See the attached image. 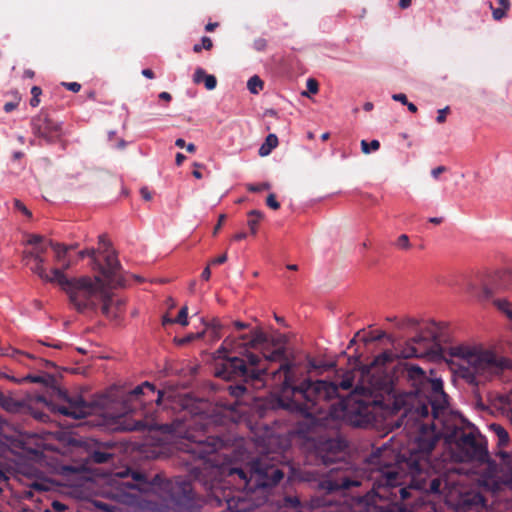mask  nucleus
I'll return each mask as SVG.
<instances>
[{
    "mask_svg": "<svg viewBox=\"0 0 512 512\" xmlns=\"http://www.w3.org/2000/svg\"><path fill=\"white\" fill-rule=\"evenodd\" d=\"M447 401H438L437 399L426 398V401L419 403L415 408V413L419 418H427L430 414L434 421L438 420L446 409Z\"/></svg>",
    "mask_w": 512,
    "mask_h": 512,
    "instance_id": "nucleus-17",
    "label": "nucleus"
},
{
    "mask_svg": "<svg viewBox=\"0 0 512 512\" xmlns=\"http://www.w3.org/2000/svg\"><path fill=\"white\" fill-rule=\"evenodd\" d=\"M498 400L503 405H509L512 402V389L505 394H501Z\"/></svg>",
    "mask_w": 512,
    "mask_h": 512,
    "instance_id": "nucleus-52",
    "label": "nucleus"
},
{
    "mask_svg": "<svg viewBox=\"0 0 512 512\" xmlns=\"http://www.w3.org/2000/svg\"><path fill=\"white\" fill-rule=\"evenodd\" d=\"M306 87L309 93L316 94L319 90V84L317 80L309 78L306 83Z\"/></svg>",
    "mask_w": 512,
    "mask_h": 512,
    "instance_id": "nucleus-45",
    "label": "nucleus"
},
{
    "mask_svg": "<svg viewBox=\"0 0 512 512\" xmlns=\"http://www.w3.org/2000/svg\"><path fill=\"white\" fill-rule=\"evenodd\" d=\"M31 128L36 137L49 144L59 141L63 135L62 124L51 119L45 112H40L32 118Z\"/></svg>",
    "mask_w": 512,
    "mask_h": 512,
    "instance_id": "nucleus-12",
    "label": "nucleus"
},
{
    "mask_svg": "<svg viewBox=\"0 0 512 512\" xmlns=\"http://www.w3.org/2000/svg\"><path fill=\"white\" fill-rule=\"evenodd\" d=\"M370 463L375 465L371 476L375 487L389 488L402 484L403 471L398 464L385 462L380 450L371 455Z\"/></svg>",
    "mask_w": 512,
    "mask_h": 512,
    "instance_id": "nucleus-11",
    "label": "nucleus"
},
{
    "mask_svg": "<svg viewBox=\"0 0 512 512\" xmlns=\"http://www.w3.org/2000/svg\"><path fill=\"white\" fill-rule=\"evenodd\" d=\"M105 264L98 258H94L93 269L101 273L111 286H121L123 284L120 276L121 265L114 251L103 254Z\"/></svg>",
    "mask_w": 512,
    "mask_h": 512,
    "instance_id": "nucleus-14",
    "label": "nucleus"
},
{
    "mask_svg": "<svg viewBox=\"0 0 512 512\" xmlns=\"http://www.w3.org/2000/svg\"><path fill=\"white\" fill-rule=\"evenodd\" d=\"M380 148V142L378 140H372L368 143L366 140L361 141V150L364 154H369L372 151H377Z\"/></svg>",
    "mask_w": 512,
    "mask_h": 512,
    "instance_id": "nucleus-34",
    "label": "nucleus"
},
{
    "mask_svg": "<svg viewBox=\"0 0 512 512\" xmlns=\"http://www.w3.org/2000/svg\"><path fill=\"white\" fill-rule=\"evenodd\" d=\"M270 188V185L268 183H261V184H249L247 186V189L250 191V192H260L262 190H267Z\"/></svg>",
    "mask_w": 512,
    "mask_h": 512,
    "instance_id": "nucleus-47",
    "label": "nucleus"
},
{
    "mask_svg": "<svg viewBox=\"0 0 512 512\" xmlns=\"http://www.w3.org/2000/svg\"><path fill=\"white\" fill-rule=\"evenodd\" d=\"M13 402V399L5 395V399L0 401V406L5 409H10V405Z\"/></svg>",
    "mask_w": 512,
    "mask_h": 512,
    "instance_id": "nucleus-64",
    "label": "nucleus"
},
{
    "mask_svg": "<svg viewBox=\"0 0 512 512\" xmlns=\"http://www.w3.org/2000/svg\"><path fill=\"white\" fill-rule=\"evenodd\" d=\"M62 85L66 87L67 90L72 92H79L81 89V84L78 82H63Z\"/></svg>",
    "mask_w": 512,
    "mask_h": 512,
    "instance_id": "nucleus-50",
    "label": "nucleus"
},
{
    "mask_svg": "<svg viewBox=\"0 0 512 512\" xmlns=\"http://www.w3.org/2000/svg\"><path fill=\"white\" fill-rule=\"evenodd\" d=\"M267 342V335L261 328L252 329L249 334H243L238 338L227 337L218 353L235 352L240 356H224L226 362L222 368L216 372V376L225 380L242 378L248 380H260L266 375L267 368L261 366L262 359L258 354L249 351V348Z\"/></svg>",
    "mask_w": 512,
    "mask_h": 512,
    "instance_id": "nucleus-3",
    "label": "nucleus"
},
{
    "mask_svg": "<svg viewBox=\"0 0 512 512\" xmlns=\"http://www.w3.org/2000/svg\"><path fill=\"white\" fill-rule=\"evenodd\" d=\"M173 321L175 323H178V324L182 325V326H187L188 325V308H187V306H183L180 309L177 317L175 319H173Z\"/></svg>",
    "mask_w": 512,
    "mask_h": 512,
    "instance_id": "nucleus-35",
    "label": "nucleus"
},
{
    "mask_svg": "<svg viewBox=\"0 0 512 512\" xmlns=\"http://www.w3.org/2000/svg\"><path fill=\"white\" fill-rule=\"evenodd\" d=\"M392 99L395 101L401 102L404 105H407L409 102L407 99V96L403 93H398V94L392 95Z\"/></svg>",
    "mask_w": 512,
    "mask_h": 512,
    "instance_id": "nucleus-59",
    "label": "nucleus"
},
{
    "mask_svg": "<svg viewBox=\"0 0 512 512\" xmlns=\"http://www.w3.org/2000/svg\"><path fill=\"white\" fill-rule=\"evenodd\" d=\"M253 45L257 51H264L267 47V41L264 38H257L254 40Z\"/></svg>",
    "mask_w": 512,
    "mask_h": 512,
    "instance_id": "nucleus-51",
    "label": "nucleus"
},
{
    "mask_svg": "<svg viewBox=\"0 0 512 512\" xmlns=\"http://www.w3.org/2000/svg\"><path fill=\"white\" fill-rule=\"evenodd\" d=\"M442 433L437 430L433 421L431 424L422 423L410 444L409 455L405 459L413 476V486L428 494L441 492L440 477H422V473L431 468L430 455L440 440Z\"/></svg>",
    "mask_w": 512,
    "mask_h": 512,
    "instance_id": "nucleus-5",
    "label": "nucleus"
},
{
    "mask_svg": "<svg viewBox=\"0 0 512 512\" xmlns=\"http://www.w3.org/2000/svg\"><path fill=\"white\" fill-rule=\"evenodd\" d=\"M18 106V103H15V102H7L5 105H4V111L6 113H10L12 112L13 110H15Z\"/></svg>",
    "mask_w": 512,
    "mask_h": 512,
    "instance_id": "nucleus-62",
    "label": "nucleus"
},
{
    "mask_svg": "<svg viewBox=\"0 0 512 512\" xmlns=\"http://www.w3.org/2000/svg\"><path fill=\"white\" fill-rule=\"evenodd\" d=\"M395 246L400 250H408L411 247L409 237L406 234H401L396 242Z\"/></svg>",
    "mask_w": 512,
    "mask_h": 512,
    "instance_id": "nucleus-36",
    "label": "nucleus"
},
{
    "mask_svg": "<svg viewBox=\"0 0 512 512\" xmlns=\"http://www.w3.org/2000/svg\"><path fill=\"white\" fill-rule=\"evenodd\" d=\"M490 429L498 437V445L506 446L509 442V434L507 430L500 424L493 423L490 425Z\"/></svg>",
    "mask_w": 512,
    "mask_h": 512,
    "instance_id": "nucleus-25",
    "label": "nucleus"
},
{
    "mask_svg": "<svg viewBox=\"0 0 512 512\" xmlns=\"http://www.w3.org/2000/svg\"><path fill=\"white\" fill-rule=\"evenodd\" d=\"M419 324L418 320L414 318H406L397 323L399 329L415 328Z\"/></svg>",
    "mask_w": 512,
    "mask_h": 512,
    "instance_id": "nucleus-40",
    "label": "nucleus"
},
{
    "mask_svg": "<svg viewBox=\"0 0 512 512\" xmlns=\"http://www.w3.org/2000/svg\"><path fill=\"white\" fill-rule=\"evenodd\" d=\"M66 404L59 405L57 410L59 413L72 417L74 419L85 418L90 414L91 406L87 404L81 396L70 397L66 392H60Z\"/></svg>",
    "mask_w": 512,
    "mask_h": 512,
    "instance_id": "nucleus-16",
    "label": "nucleus"
},
{
    "mask_svg": "<svg viewBox=\"0 0 512 512\" xmlns=\"http://www.w3.org/2000/svg\"><path fill=\"white\" fill-rule=\"evenodd\" d=\"M400 512H438V510L434 502L421 497L415 500L410 508L402 509Z\"/></svg>",
    "mask_w": 512,
    "mask_h": 512,
    "instance_id": "nucleus-19",
    "label": "nucleus"
},
{
    "mask_svg": "<svg viewBox=\"0 0 512 512\" xmlns=\"http://www.w3.org/2000/svg\"><path fill=\"white\" fill-rule=\"evenodd\" d=\"M448 350L451 357L459 359L458 376L474 386L499 375L512 364L508 358L481 347L458 344L450 346Z\"/></svg>",
    "mask_w": 512,
    "mask_h": 512,
    "instance_id": "nucleus-4",
    "label": "nucleus"
},
{
    "mask_svg": "<svg viewBox=\"0 0 512 512\" xmlns=\"http://www.w3.org/2000/svg\"><path fill=\"white\" fill-rule=\"evenodd\" d=\"M284 356H285V350H284V348H281V347L275 349L272 353H270L268 355L264 354L265 361H278V360H281L282 358H284Z\"/></svg>",
    "mask_w": 512,
    "mask_h": 512,
    "instance_id": "nucleus-37",
    "label": "nucleus"
},
{
    "mask_svg": "<svg viewBox=\"0 0 512 512\" xmlns=\"http://www.w3.org/2000/svg\"><path fill=\"white\" fill-rule=\"evenodd\" d=\"M52 507L57 512H63L66 509V506L59 501H54L52 503Z\"/></svg>",
    "mask_w": 512,
    "mask_h": 512,
    "instance_id": "nucleus-63",
    "label": "nucleus"
},
{
    "mask_svg": "<svg viewBox=\"0 0 512 512\" xmlns=\"http://www.w3.org/2000/svg\"><path fill=\"white\" fill-rule=\"evenodd\" d=\"M371 387L357 386L354 392L344 401L345 416L351 425L366 427L375 421V408L381 401L372 397Z\"/></svg>",
    "mask_w": 512,
    "mask_h": 512,
    "instance_id": "nucleus-8",
    "label": "nucleus"
},
{
    "mask_svg": "<svg viewBox=\"0 0 512 512\" xmlns=\"http://www.w3.org/2000/svg\"><path fill=\"white\" fill-rule=\"evenodd\" d=\"M406 372L407 377L413 381V385L420 386L421 388L426 386V382L429 378L421 367L409 364L406 365Z\"/></svg>",
    "mask_w": 512,
    "mask_h": 512,
    "instance_id": "nucleus-18",
    "label": "nucleus"
},
{
    "mask_svg": "<svg viewBox=\"0 0 512 512\" xmlns=\"http://www.w3.org/2000/svg\"><path fill=\"white\" fill-rule=\"evenodd\" d=\"M140 194L146 201H150L152 199V194L147 187H142L140 190Z\"/></svg>",
    "mask_w": 512,
    "mask_h": 512,
    "instance_id": "nucleus-61",
    "label": "nucleus"
},
{
    "mask_svg": "<svg viewBox=\"0 0 512 512\" xmlns=\"http://www.w3.org/2000/svg\"><path fill=\"white\" fill-rule=\"evenodd\" d=\"M90 257L92 259V267L94 266V258H97L96 257V250L95 249H84L82 251L79 252V257L80 258H84V257Z\"/></svg>",
    "mask_w": 512,
    "mask_h": 512,
    "instance_id": "nucleus-49",
    "label": "nucleus"
},
{
    "mask_svg": "<svg viewBox=\"0 0 512 512\" xmlns=\"http://www.w3.org/2000/svg\"><path fill=\"white\" fill-rule=\"evenodd\" d=\"M445 337V325L430 321L413 337L405 351V357H439L444 353L441 342Z\"/></svg>",
    "mask_w": 512,
    "mask_h": 512,
    "instance_id": "nucleus-9",
    "label": "nucleus"
},
{
    "mask_svg": "<svg viewBox=\"0 0 512 512\" xmlns=\"http://www.w3.org/2000/svg\"><path fill=\"white\" fill-rule=\"evenodd\" d=\"M498 278H501L500 271L486 274L481 279L469 283L468 291L482 301L491 300L495 294L505 291Z\"/></svg>",
    "mask_w": 512,
    "mask_h": 512,
    "instance_id": "nucleus-13",
    "label": "nucleus"
},
{
    "mask_svg": "<svg viewBox=\"0 0 512 512\" xmlns=\"http://www.w3.org/2000/svg\"><path fill=\"white\" fill-rule=\"evenodd\" d=\"M489 7L492 10L493 19L496 21H500L501 19H503L506 16L507 11L509 10L502 8H494L491 2L489 3Z\"/></svg>",
    "mask_w": 512,
    "mask_h": 512,
    "instance_id": "nucleus-41",
    "label": "nucleus"
},
{
    "mask_svg": "<svg viewBox=\"0 0 512 512\" xmlns=\"http://www.w3.org/2000/svg\"><path fill=\"white\" fill-rule=\"evenodd\" d=\"M226 261H227V254L224 253V254L218 256L217 258H214L213 260H211V262L209 264L218 265V264H223Z\"/></svg>",
    "mask_w": 512,
    "mask_h": 512,
    "instance_id": "nucleus-60",
    "label": "nucleus"
},
{
    "mask_svg": "<svg viewBox=\"0 0 512 512\" xmlns=\"http://www.w3.org/2000/svg\"><path fill=\"white\" fill-rule=\"evenodd\" d=\"M32 98L30 100V105L32 107H37L40 103V96L42 94V89L39 86H33L31 88Z\"/></svg>",
    "mask_w": 512,
    "mask_h": 512,
    "instance_id": "nucleus-38",
    "label": "nucleus"
},
{
    "mask_svg": "<svg viewBox=\"0 0 512 512\" xmlns=\"http://www.w3.org/2000/svg\"><path fill=\"white\" fill-rule=\"evenodd\" d=\"M449 110H450V109H449V107H448V106H446V107H445V108H443V109L438 110V116H437V118H436V121H437L438 123H444V122L446 121V116H447V114L449 113Z\"/></svg>",
    "mask_w": 512,
    "mask_h": 512,
    "instance_id": "nucleus-53",
    "label": "nucleus"
},
{
    "mask_svg": "<svg viewBox=\"0 0 512 512\" xmlns=\"http://www.w3.org/2000/svg\"><path fill=\"white\" fill-rule=\"evenodd\" d=\"M225 219H226V215L225 214L219 215L218 222H217V224L215 225V227L213 229V235H216L219 232V230L221 229Z\"/></svg>",
    "mask_w": 512,
    "mask_h": 512,
    "instance_id": "nucleus-57",
    "label": "nucleus"
},
{
    "mask_svg": "<svg viewBox=\"0 0 512 512\" xmlns=\"http://www.w3.org/2000/svg\"><path fill=\"white\" fill-rule=\"evenodd\" d=\"M448 443H454L452 457L458 462L486 463L489 459L487 442L477 429L466 432L461 427H454L444 433Z\"/></svg>",
    "mask_w": 512,
    "mask_h": 512,
    "instance_id": "nucleus-7",
    "label": "nucleus"
},
{
    "mask_svg": "<svg viewBox=\"0 0 512 512\" xmlns=\"http://www.w3.org/2000/svg\"><path fill=\"white\" fill-rule=\"evenodd\" d=\"M111 302H112V305L110 307V316H106L107 318H112V319H117L118 317H120L121 313H122V309H123V306H124V301L122 300H116L114 301L112 298H111Z\"/></svg>",
    "mask_w": 512,
    "mask_h": 512,
    "instance_id": "nucleus-31",
    "label": "nucleus"
},
{
    "mask_svg": "<svg viewBox=\"0 0 512 512\" xmlns=\"http://www.w3.org/2000/svg\"><path fill=\"white\" fill-rule=\"evenodd\" d=\"M229 391L231 395L240 397L246 392V387L244 385H230Z\"/></svg>",
    "mask_w": 512,
    "mask_h": 512,
    "instance_id": "nucleus-42",
    "label": "nucleus"
},
{
    "mask_svg": "<svg viewBox=\"0 0 512 512\" xmlns=\"http://www.w3.org/2000/svg\"><path fill=\"white\" fill-rule=\"evenodd\" d=\"M266 205L273 210L280 208V203L277 201L275 194L271 193L266 198Z\"/></svg>",
    "mask_w": 512,
    "mask_h": 512,
    "instance_id": "nucleus-44",
    "label": "nucleus"
},
{
    "mask_svg": "<svg viewBox=\"0 0 512 512\" xmlns=\"http://www.w3.org/2000/svg\"><path fill=\"white\" fill-rule=\"evenodd\" d=\"M113 458V455L109 452L95 450L91 454V459L97 464H103L109 462Z\"/></svg>",
    "mask_w": 512,
    "mask_h": 512,
    "instance_id": "nucleus-28",
    "label": "nucleus"
},
{
    "mask_svg": "<svg viewBox=\"0 0 512 512\" xmlns=\"http://www.w3.org/2000/svg\"><path fill=\"white\" fill-rule=\"evenodd\" d=\"M284 504L287 507L298 508L300 506V500L296 496H286L284 498Z\"/></svg>",
    "mask_w": 512,
    "mask_h": 512,
    "instance_id": "nucleus-43",
    "label": "nucleus"
},
{
    "mask_svg": "<svg viewBox=\"0 0 512 512\" xmlns=\"http://www.w3.org/2000/svg\"><path fill=\"white\" fill-rule=\"evenodd\" d=\"M277 146L278 137L275 134H269L260 146L258 153L262 157L268 156Z\"/></svg>",
    "mask_w": 512,
    "mask_h": 512,
    "instance_id": "nucleus-22",
    "label": "nucleus"
},
{
    "mask_svg": "<svg viewBox=\"0 0 512 512\" xmlns=\"http://www.w3.org/2000/svg\"><path fill=\"white\" fill-rule=\"evenodd\" d=\"M330 472L331 475L320 483L321 488L326 490L328 493L347 490L351 487L360 485L359 481L351 479L349 474L342 470V465L332 468Z\"/></svg>",
    "mask_w": 512,
    "mask_h": 512,
    "instance_id": "nucleus-15",
    "label": "nucleus"
},
{
    "mask_svg": "<svg viewBox=\"0 0 512 512\" xmlns=\"http://www.w3.org/2000/svg\"><path fill=\"white\" fill-rule=\"evenodd\" d=\"M99 244H100V253L104 254L107 252H111L110 248V242L106 239L105 235L99 236Z\"/></svg>",
    "mask_w": 512,
    "mask_h": 512,
    "instance_id": "nucleus-46",
    "label": "nucleus"
},
{
    "mask_svg": "<svg viewBox=\"0 0 512 512\" xmlns=\"http://www.w3.org/2000/svg\"><path fill=\"white\" fill-rule=\"evenodd\" d=\"M47 246H49L48 243L46 245L34 247L33 251H31L26 257L33 259V261L45 262L43 254L46 252Z\"/></svg>",
    "mask_w": 512,
    "mask_h": 512,
    "instance_id": "nucleus-29",
    "label": "nucleus"
},
{
    "mask_svg": "<svg viewBox=\"0 0 512 512\" xmlns=\"http://www.w3.org/2000/svg\"><path fill=\"white\" fill-rule=\"evenodd\" d=\"M499 457L501 458V460L506 464V465H511L512 464V453L510 452H506V451H500L498 453Z\"/></svg>",
    "mask_w": 512,
    "mask_h": 512,
    "instance_id": "nucleus-54",
    "label": "nucleus"
},
{
    "mask_svg": "<svg viewBox=\"0 0 512 512\" xmlns=\"http://www.w3.org/2000/svg\"><path fill=\"white\" fill-rule=\"evenodd\" d=\"M14 207L18 211L25 214L26 216H28V217L32 216L31 212L27 209V207L20 200H18V199L14 200Z\"/></svg>",
    "mask_w": 512,
    "mask_h": 512,
    "instance_id": "nucleus-48",
    "label": "nucleus"
},
{
    "mask_svg": "<svg viewBox=\"0 0 512 512\" xmlns=\"http://www.w3.org/2000/svg\"><path fill=\"white\" fill-rule=\"evenodd\" d=\"M26 379L32 383L48 385L52 378L49 375H28Z\"/></svg>",
    "mask_w": 512,
    "mask_h": 512,
    "instance_id": "nucleus-39",
    "label": "nucleus"
},
{
    "mask_svg": "<svg viewBox=\"0 0 512 512\" xmlns=\"http://www.w3.org/2000/svg\"><path fill=\"white\" fill-rule=\"evenodd\" d=\"M274 379L283 377L278 402L281 407L314 422L327 410L328 401L338 396V386L324 380H305L293 384V365L285 361L272 373Z\"/></svg>",
    "mask_w": 512,
    "mask_h": 512,
    "instance_id": "nucleus-2",
    "label": "nucleus"
},
{
    "mask_svg": "<svg viewBox=\"0 0 512 512\" xmlns=\"http://www.w3.org/2000/svg\"><path fill=\"white\" fill-rule=\"evenodd\" d=\"M263 81L258 76H253L248 80L247 87L252 94H258L263 89Z\"/></svg>",
    "mask_w": 512,
    "mask_h": 512,
    "instance_id": "nucleus-30",
    "label": "nucleus"
},
{
    "mask_svg": "<svg viewBox=\"0 0 512 512\" xmlns=\"http://www.w3.org/2000/svg\"><path fill=\"white\" fill-rule=\"evenodd\" d=\"M426 385L431 387L430 395H428L426 398L437 399L438 401H446V394L443 391V383L441 380L428 379Z\"/></svg>",
    "mask_w": 512,
    "mask_h": 512,
    "instance_id": "nucleus-21",
    "label": "nucleus"
},
{
    "mask_svg": "<svg viewBox=\"0 0 512 512\" xmlns=\"http://www.w3.org/2000/svg\"><path fill=\"white\" fill-rule=\"evenodd\" d=\"M44 262L34 261V265L31 267V270L37 274L42 280L51 283H57L56 275L51 271L52 275L47 273L46 269L43 266Z\"/></svg>",
    "mask_w": 512,
    "mask_h": 512,
    "instance_id": "nucleus-23",
    "label": "nucleus"
},
{
    "mask_svg": "<svg viewBox=\"0 0 512 512\" xmlns=\"http://www.w3.org/2000/svg\"><path fill=\"white\" fill-rule=\"evenodd\" d=\"M57 284L67 293L69 301L79 313L94 312L101 305L104 316H110L111 296L100 276L68 279L62 269L54 268Z\"/></svg>",
    "mask_w": 512,
    "mask_h": 512,
    "instance_id": "nucleus-6",
    "label": "nucleus"
},
{
    "mask_svg": "<svg viewBox=\"0 0 512 512\" xmlns=\"http://www.w3.org/2000/svg\"><path fill=\"white\" fill-rule=\"evenodd\" d=\"M121 401L124 415L119 416V426L123 431H145L159 429L180 439L179 450L183 453L189 480L182 476L163 479L156 474L149 479L146 474L126 469L118 473L123 480L113 493L118 502L136 506L142 496L159 495L164 501L193 510L199 507L192 481L201 484L209 494L210 504L223 507L230 512H243L247 509L246 500L241 493L224 487L225 477L240 481L238 488L246 494L265 492L277 485L284 477L283 471L268 462L267 456L259 457L250 463L249 472L232 467L226 462L219 450L223 440L208 435L213 424L210 415V403L190 394H175L156 390L145 381L135 388L123 392Z\"/></svg>",
    "mask_w": 512,
    "mask_h": 512,
    "instance_id": "nucleus-1",
    "label": "nucleus"
},
{
    "mask_svg": "<svg viewBox=\"0 0 512 512\" xmlns=\"http://www.w3.org/2000/svg\"><path fill=\"white\" fill-rule=\"evenodd\" d=\"M193 81L197 84L204 81V85L208 90L215 89L217 85L216 77L214 75L206 74V72L202 68H197L195 70Z\"/></svg>",
    "mask_w": 512,
    "mask_h": 512,
    "instance_id": "nucleus-20",
    "label": "nucleus"
},
{
    "mask_svg": "<svg viewBox=\"0 0 512 512\" xmlns=\"http://www.w3.org/2000/svg\"><path fill=\"white\" fill-rule=\"evenodd\" d=\"M309 447L310 457H314L318 464L329 466L344 458L346 443L340 438L321 435L311 439Z\"/></svg>",
    "mask_w": 512,
    "mask_h": 512,
    "instance_id": "nucleus-10",
    "label": "nucleus"
},
{
    "mask_svg": "<svg viewBox=\"0 0 512 512\" xmlns=\"http://www.w3.org/2000/svg\"><path fill=\"white\" fill-rule=\"evenodd\" d=\"M501 278H498L500 280V284L504 287L505 291H512V270H504L500 271Z\"/></svg>",
    "mask_w": 512,
    "mask_h": 512,
    "instance_id": "nucleus-32",
    "label": "nucleus"
},
{
    "mask_svg": "<svg viewBox=\"0 0 512 512\" xmlns=\"http://www.w3.org/2000/svg\"><path fill=\"white\" fill-rule=\"evenodd\" d=\"M446 171H447V168L445 166H438L431 170V175L434 179H438L439 175Z\"/></svg>",
    "mask_w": 512,
    "mask_h": 512,
    "instance_id": "nucleus-56",
    "label": "nucleus"
},
{
    "mask_svg": "<svg viewBox=\"0 0 512 512\" xmlns=\"http://www.w3.org/2000/svg\"><path fill=\"white\" fill-rule=\"evenodd\" d=\"M392 360V355L389 352H384L378 356L375 357L373 360L371 366L373 368H377L380 366H384L387 362H390Z\"/></svg>",
    "mask_w": 512,
    "mask_h": 512,
    "instance_id": "nucleus-33",
    "label": "nucleus"
},
{
    "mask_svg": "<svg viewBox=\"0 0 512 512\" xmlns=\"http://www.w3.org/2000/svg\"><path fill=\"white\" fill-rule=\"evenodd\" d=\"M43 241V237L40 236V235H31L29 240H28V243L31 244V245H34L35 247L37 246H42L41 243Z\"/></svg>",
    "mask_w": 512,
    "mask_h": 512,
    "instance_id": "nucleus-55",
    "label": "nucleus"
},
{
    "mask_svg": "<svg viewBox=\"0 0 512 512\" xmlns=\"http://www.w3.org/2000/svg\"><path fill=\"white\" fill-rule=\"evenodd\" d=\"M248 222H247V225L250 229V232L255 235L257 233V230H258V225L260 223V221L263 219L264 215L261 211L259 210H251L248 212Z\"/></svg>",
    "mask_w": 512,
    "mask_h": 512,
    "instance_id": "nucleus-24",
    "label": "nucleus"
},
{
    "mask_svg": "<svg viewBox=\"0 0 512 512\" xmlns=\"http://www.w3.org/2000/svg\"><path fill=\"white\" fill-rule=\"evenodd\" d=\"M201 44H202V47L205 49V50H211L212 47H213V42L212 40L207 37V36H204L202 37L201 39Z\"/></svg>",
    "mask_w": 512,
    "mask_h": 512,
    "instance_id": "nucleus-58",
    "label": "nucleus"
},
{
    "mask_svg": "<svg viewBox=\"0 0 512 512\" xmlns=\"http://www.w3.org/2000/svg\"><path fill=\"white\" fill-rule=\"evenodd\" d=\"M494 305L504 313L509 320H512V304L506 299H494Z\"/></svg>",
    "mask_w": 512,
    "mask_h": 512,
    "instance_id": "nucleus-27",
    "label": "nucleus"
},
{
    "mask_svg": "<svg viewBox=\"0 0 512 512\" xmlns=\"http://www.w3.org/2000/svg\"><path fill=\"white\" fill-rule=\"evenodd\" d=\"M48 245L54 250L56 261L61 262L65 260L67 252L69 251L68 245L55 243L52 240L48 241Z\"/></svg>",
    "mask_w": 512,
    "mask_h": 512,
    "instance_id": "nucleus-26",
    "label": "nucleus"
}]
</instances>
